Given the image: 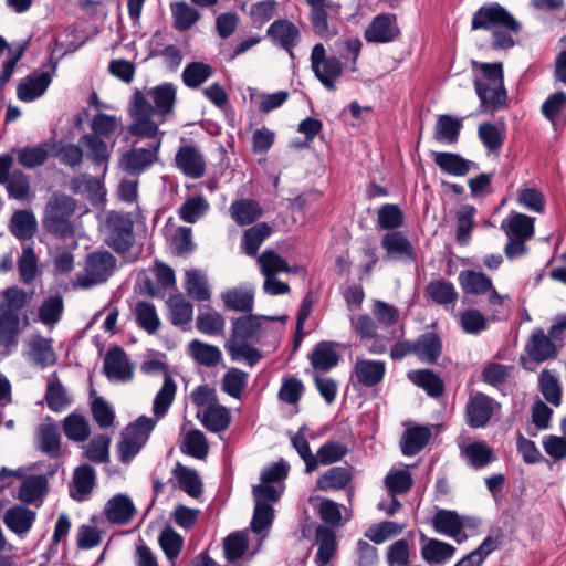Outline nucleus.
I'll list each match as a JSON object with an SVG mask.
<instances>
[{
	"label": "nucleus",
	"mask_w": 566,
	"mask_h": 566,
	"mask_svg": "<svg viewBox=\"0 0 566 566\" xmlns=\"http://www.w3.org/2000/svg\"><path fill=\"white\" fill-rule=\"evenodd\" d=\"M176 101L177 88L172 83L136 88L129 101L133 123L128 126V133L137 137L155 138L159 134V125L174 113Z\"/></svg>",
	"instance_id": "obj_1"
},
{
	"label": "nucleus",
	"mask_w": 566,
	"mask_h": 566,
	"mask_svg": "<svg viewBox=\"0 0 566 566\" xmlns=\"http://www.w3.org/2000/svg\"><path fill=\"white\" fill-rule=\"evenodd\" d=\"M478 65L476 62H473ZM483 78L474 80V88L482 112L497 111L505 106L507 93L504 87L503 64L501 62L480 63Z\"/></svg>",
	"instance_id": "obj_2"
},
{
	"label": "nucleus",
	"mask_w": 566,
	"mask_h": 566,
	"mask_svg": "<svg viewBox=\"0 0 566 566\" xmlns=\"http://www.w3.org/2000/svg\"><path fill=\"white\" fill-rule=\"evenodd\" d=\"M76 209V200L66 195H54L46 203L43 226L48 232L60 239H66L74 233L71 217Z\"/></svg>",
	"instance_id": "obj_3"
},
{
	"label": "nucleus",
	"mask_w": 566,
	"mask_h": 566,
	"mask_svg": "<svg viewBox=\"0 0 566 566\" xmlns=\"http://www.w3.org/2000/svg\"><path fill=\"white\" fill-rule=\"evenodd\" d=\"M105 242L116 253L128 252L135 243L134 221L128 212L109 211L106 218Z\"/></svg>",
	"instance_id": "obj_4"
},
{
	"label": "nucleus",
	"mask_w": 566,
	"mask_h": 566,
	"mask_svg": "<svg viewBox=\"0 0 566 566\" xmlns=\"http://www.w3.org/2000/svg\"><path fill=\"white\" fill-rule=\"evenodd\" d=\"M472 30L501 28L514 33L521 30V23L500 3L492 2L480 7L472 17Z\"/></svg>",
	"instance_id": "obj_5"
},
{
	"label": "nucleus",
	"mask_w": 566,
	"mask_h": 566,
	"mask_svg": "<svg viewBox=\"0 0 566 566\" xmlns=\"http://www.w3.org/2000/svg\"><path fill=\"white\" fill-rule=\"evenodd\" d=\"M116 265L115 256L108 251L90 253L85 261V274L78 276L80 286L92 287L105 282Z\"/></svg>",
	"instance_id": "obj_6"
},
{
	"label": "nucleus",
	"mask_w": 566,
	"mask_h": 566,
	"mask_svg": "<svg viewBox=\"0 0 566 566\" xmlns=\"http://www.w3.org/2000/svg\"><path fill=\"white\" fill-rule=\"evenodd\" d=\"M262 317L250 313L231 318L232 328L224 345L259 344L262 336Z\"/></svg>",
	"instance_id": "obj_7"
},
{
	"label": "nucleus",
	"mask_w": 566,
	"mask_h": 566,
	"mask_svg": "<svg viewBox=\"0 0 566 566\" xmlns=\"http://www.w3.org/2000/svg\"><path fill=\"white\" fill-rule=\"evenodd\" d=\"M161 139L149 144L148 148H136L125 151L120 158L123 169L132 176L140 175L158 159Z\"/></svg>",
	"instance_id": "obj_8"
},
{
	"label": "nucleus",
	"mask_w": 566,
	"mask_h": 566,
	"mask_svg": "<svg viewBox=\"0 0 566 566\" xmlns=\"http://www.w3.org/2000/svg\"><path fill=\"white\" fill-rule=\"evenodd\" d=\"M266 36L271 42L284 51L291 59H294V48L301 42L300 29L287 19L274 20L266 30Z\"/></svg>",
	"instance_id": "obj_9"
},
{
	"label": "nucleus",
	"mask_w": 566,
	"mask_h": 566,
	"mask_svg": "<svg viewBox=\"0 0 566 566\" xmlns=\"http://www.w3.org/2000/svg\"><path fill=\"white\" fill-rule=\"evenodd\" d=\"M176 167L188 178L200 179L206 174V160L193 145L179 147L175 156Z\"/></svg>",
	"instance_id": "obj_10"
},
{
	"label": "nucleus",
	"mask_w": 566,
	"mask_h": 566,
	"mask_svg": "<svg viewBox=\"0 0 566 566\" xmlns=\"http://www.w3.org/2000/svg\"><path fill=\"white\" fill-rule=\"evenodd\" d=\"M495 400L483 392L471 395L467 403V423L471 428H483L491 420Z\"/></svg>",
	"instance_id": "obj_11"
},
{
	"label": "nucleus",
	"mask_w": 566,
	"mask_h": 566,
	"mask_svg": "<svg viewBox=\"0 0 566 566\" xmlns=\"http://www.w3.org/2000/svg\"><path fill=\"white\" fill-rule=\"evenodd\" d=\"M396 15L381 13L376 15L365 30L364 38L369 43H388L399 35Z\"/></svg>",
	"instance_id": "obj_12"
},
{
	"label": "nucleus",
	"mask_w": 566,
	"mask_h": 566,
	"mask_svg": "<svg viewBox=\"0 0 566 566\" xmlns=\"http://www.w3.org/2000/svg\"><path fill=\"white\" fill-rule=\"evenodd\" d=\"M431 524L438 534L454 538L459 544L468 537L465 534L461 535L464 522L457 511L438 509L431 518Z\"/></svg>",
	"instance_id": "obj_13"
},
{
	"label": "nucleus",
	"mask_w": 566,
	"mask_h": 566,
	"mask_svg": "<svg viewBox=\"0 0 566 566\" xmlns=\"http://www.w3.org/2000/svg\"><path fill=\"white\" fill-rule=\"evenodd\" d=\"M385 374V361L357 358L352 371V380L364 387H374L382 381Z\"/></svg>",
	"instance_id": "obj_14"
},
{
	"label": "nucleus",
	"mask_w": 566,
	"mask_h": 566,
	"mask_svg": "<svg viewBox=\"0 0 566 566\" xmlns=\"http://www.w3.org/2000/svg\"><path fill=\"white\" fill-rule=\"evenodd\" d=\"M136 513L137 510L132 499L123 493L112 496L104 506V514L112 524H127Z\"/></svg>",
	"instance_id": "obj_15"
},
{
	"label": "nucleus",
	"mask_w": 566,
	"mask_h": 566,
	"mask_svg": "<svg viewBox=\"0 0 566 566\" xmlns=\"http://www.w3.org/2000/svg\"><path fill=\"white\" fill-rule=\"evenodd\" d=\"M381 247L389 258L415 262L417 253L412 243L401 231H389L381 239Z\"/></svg>",
	"instance_id": "obj_16"
},
{
	"label": "nucleus",
	"mask_w": 566,
	"mask_h": 566,
	"mask_svg": "<svg viewBox=\"0 0 566 566\" xmlns=\"http://www.w3.org/2000/svg\"><path fill=\"white\" fill-rule=\"evenodd\" d=\"M104 373L109 379L126 381L133 378V367L122 347L113 346L108 349L104 358Z\"/></svg>",
	"instance_id": "obj_17"
},
{
	"label": "nucleus",
	"mask_w": 566,
	"mask_h": 566,
	"mask_svg": "<svg viewBox=\"0 0 566 566\" xmlns=\"http://www.w3.org/2000/svg\"><path fill=\"white\" fill-rule=\"evenodd\" d=\"M553 339L549 334L546 335L542 328H537L526 343L525 350L537 364L555 358L557 350Z\"/></svg>",
	"instance_id": "obj_18"
},
{
	"label": "nucleus",
	"mask_w": 566,
	"mask_h": 566,
	"mask_svg": "<svg viewBox=\"0 0 566 566\" xmlns=\"http://www.w3.org/2000/svg\"><path fill=\"white\" fill-rule=\"evenodd\" d=\"M96 484V471L90 464H81L73 472L70 496L82 502L88 497Z\"/></svg>",
	"instance_id": "obj_19"
},
{
	"label": "nucleus",
	"mask_w": 566,
	"mask_h": 566,
	"mask_svg": "<svg viewBox=\"0 0 566 566\" xmlns=\"http://www.w3.org/2000/svg\"><path fill=\"white\" fill-rule=\"evenodd\" d=\"M315 536L318 544L315 564L316 566H326L337 552L336 532L327 525H318L315 530Z\"/></svg>",
	"instance_id": "obj_20"
},
{
	"label": "nucleus",
	"mask_w": 566,
	"mask_h": 566,
	"mask_svg": "<svg viewBox=\"0 0 566 566\" xmlns=\"http://www.w3.org/2000/svg\"><path fill=\"white\" fill-rule=\"evenodd\" d=\"M51 82L52 74L50 72L33 73L18 85V98L22 102H32L45 93Z\"/></svg>",
	"instance_id": "obj_21"
},
{
	"label": "nucleus",
	"mask_w": 566,
	"mask_h": 566,
	"mask_svg": "<svg viewBox=\"0 0 566 566\" xmlns=\"http://www.w3.org/2000/svg\"><path fill=\"white\" fill-rule=\"evenodd\" d=\"M541 111L555 130L564 128L566 126V93L557 91L549 95L542 104Z\"/></svg>",
	"instance_id": "obj_22"
},
{
	"label": "nucleus",
	"mask_w": 566,
	"mask_h": 566,
	"mask_svg": "<svg viewBox=\"0 0 566 566\" xmlns=\"http://www.w3.org/2000/svg\"><path fill=\"white\" fill-rule=\"evenodd\" d=\"M20 332V317L12 311L0 312V347L4 348V354L9 355L18 346V335Z\"/></svg>",
	"instance_id": "obj_23"
},
{
	"label": "nucleus",
	"mask_w": 566,
	"mask_h": 566,
	"mask_svg": "<svg viewBox=\"0 0 566 566\" xmlns=\"http://www.w3.org/2000/svg\"><path fill=\"white\" fill-rule=\"evenodd\" d=\"M431 429L427 426H415L407 429L400 440V449L403 455L418 454L430 441Z\"/></svg>",
	"instance_id": "obj_24"
},
{
	"label": "nucleus",
	"mask_w": 566,
	"mask_h": 566,
	"mask_svg": "<svg viewBox=\"0 0 566 566\" xmlns=\"http://www.w3.org/2000/svg\"><path fill=\"white\" fill-rule=\"evenodd\" d=\"M534 221L533 217L512 211L507 218L502 220L501 229L507 237L528 240L534 235Z\"/></svg>",
	"instance_id": "obj_25"
},
{
	"label": "nucleus",
	"mask_w": 566,
	"mask_h": 566,
	"mask_svg": "<svg viewBox=\"0 0 566 566\" xmlns=\"http://www.w3.org/2000/svg\"><path fill=\"white\" fill-rule=\"evenodd\" d=\"M35 517L36 514L34 511L17 504L6 511L3 515V523L10 531L21 535L31 530Z\"/></svg>",
	"instance_id": "obj_26"
},
{
	"label": "nucleus",
	"mask_w": 566,
	"mask_h": 566,
	"mask_svg": "<svg viewBox=\"0 0 566 566\" xmlns=\"http://www.w3.org/2000/svg\"><path fill=\"white\" fill-rule=\"evenodd\" d=\"M417 357L427 364H436L442 354V340L434 332H426L415 340Z\"/></svg>",
	"instance_id": "obj_27"
},
{
	"label": "nucleus",
	"mask_w": 566,
	"mask_h": 566,
	"mask_svg": "<svg viewBox=\"0 0 566 566\" xmlns=\"http://www.w3.org/2000/svg\"><path fill=\"white\" fill-rule=\"evenodd\" d=\"M336 343L322 340L317 343L308 355V359L314 369L328 371L337 366L340 356L335 350Z\"/></svg>",
	"instance_id": "obj_28"
},
{
	"label": "nucleus",
	"mask_w": 566,
	"mask_h": 566,
	"mask_svg": "<svg viewBox=\"0 0 566 566\" xmlns=\"http://www.w3.org/2000/svg\"><path fill=\"white\" fill-rule=\"evenodd\" d=\"M228 310L250 314L254 307V291L251 287H233L222 293Z\"/></svg>",
	"instance_id": "obj_29"
},
{
	"label": "nucleus",
	"mask_w": 566,
	"mask_h": 566,
	"mask_svg": "<svg viewBox=\"0 0 566 566\" xmlns=\"http://www.w3.org/2000/svg\"><path fill=\"white\" fill-rule=\"evenodd\" d=\"M408 378L432 398H439L444 392L443 380L431 369L410 370Z\"/></svg>",
	"instance_id": "obj_30"
},
{
	"label": "nucleus",
	"mask_w": 566,
	"mask_h": 566,
	"mask_svg": "<svg viewBox=\"0 0 566 566\" xmlns=\"http://www.w3.org/2000/svg\"><path fill=\"white\" fill-rule=\"evenodd\" d=\"M434 163L443 172L457 177L465 176L474 165L461 155L449 151L436 153Z\"/></svg>",
	"instance_id": "obj_31"
},
{
	"label": "nucleus",
	"mask_w": 566,
	"mask_h": 566,
	"mask_svg": "<svg viewBox=\"0 0 566 566\" xmlns=\"http://www.w3.org/2000/svg\"><path fill=\"white\" fill-rule=\"evenodd\" d=\"M55 146L50 140L35 146H25L18 150V163L28 169L36 168L45 164L49 158V151Z\"/></svg>",
	"instance_id": "obj_32"
},
{
	"label": "nucleus",
	"mask_w": 566,
	"mask_h": 566,
	"mask_svg": "<svg viewBox=\"0 0 566 566\" xmlns=\"http://www.w3.org/2000/svg\"><path fill=\"white\" fill-rule=\"evenodd\" d=\"M455 547L447 542L432 538L421 546L422 559L429 565L443 564L455 554Z\"/></svg>",
	"instance_id": "obj_33"
},
{
	"label": "nucleus",
	"mask_w": 566,
	"mask_h": 566,
	"mask_svg": "<svg viewBox=\"0 0 566 566\" xmlns=\"http://www.w3.org/2000/svg\"><path fill=\"white\" fill-rule=\"evenodd\" d=\"M352 479L350 468L332 467L317 479L316 489L322 491L343 490Z\"/></svg>",
	"instance_id": "obj_34"
},
{
	"label": "nucleus",
	"mask_w": 566,
	"mask_h": 566,
	"mask_svg": "<svg viewBox=\"0 0 566 566\" xmlns=\"http://www.w3.org/2000/svg\"><path fill=\"white\" fill-rule=\"evenodd\" d=\"M178 486L191 497H198L202 493V482L195 469H190L177 462L172 469Z\"/></svg>",
	"instance_id": "obj_35"
},
{
	"label": "nucleus",
	"mask_w": 566,
	"mask_h": 566,
	"mask_svg": "<svg viewBox=\"0 0 566 566\" xmlns=\"http://www.w3.org/2000/svg\"><path fill=\"white\" fill-rule=\"evenodd\" d=\"M458 280L465 294L482 295L492 287V280L486 274L474 270L461 271Z\"/></svg>",
	"instance_id": "obj_36"
},
{
	"label": "nucleus",
	"mask_w": 566,
	"mask_h": 566,
	"mask_svg": "<svg viewBox=\"0 0 566 566\" xmlns=\"http://www.w3.org/2000/svg\"><path fill=\"white\" fill-rule=\"evenodd\" d=\"M231 422L230 411L222 405L209 406L202 415L201 423L210 432L218 433L227 430Z\"/></svg>",
	"instance_id": "obj_37"
},
{
	"label": "nucleus",
	"mask_w": 566,
	"mask_h": 566,
	"mask_svg": "<svg viewBox=\"0 0 566 566\" xmlns=\"http://www.w3.org/2000/svg\"><path fill=\"white\" fill-rule=\"evenodd\" d=\"M29 345L32 360L40 367L45 368L56 363V355L51 339L35 335L31 338Z\"/></svg>",
	"instance_id": "obj_38"
},
{
	"label": "nucleus",
	"mask_w": 566,
	"mask_h": 566,
	"mask_svg": "<svg viewBox=\"0 0 566 566\" xmlns=\"http://www.w3.org/2000/svg\"><path fill=\"white\" fill-rule=\"evenodd\" d=\"M11 233L19 240H30L36 231V220L29 210H18L10 222Z\"/></svg>",
	"instance_id": "obj_39"
},
{
	"label": "nucleus",
	"mask_w": 566,
	"mask_h": 566,
	"mask_svg": "<svg viewBox=\"0 0 566 566\" xmlns=\"http://www.w3.org/2000/svg\"><path fill=\"white\" fill-rule=\"evenodd\" d=\"M189 352L192 358L206 367H214L222 359V353L219 347L206 344L199 339L189 343Z\"/></svg>",
	"instance_id": "obj_40"
},
{
	"label": "nucleus",
	"mask_w": 566,
	"mask_h": 566,
	"mask_svg": "<svg viewBox=\"0 0 566 566\" xmlns=\"http://www.w3.org/2000/svg\"><path fill=\"white\" fill-rule=\"evenodd\" d=\"M427 296L438 305L453 304L458 292L453 283L446 280H432L426 286Z\"/></svg>",
	"instance_id": "obj_41"
},
{
	"label": "nucleus",
	"mask_w": 566,
	"mask_h": 566,
	"mask_svg": "<svg viewBox=\"0 0 566 566\" xmlns=\"http://www.w3.org/2000/svg\"><path fill=\"white\" fill-rule=\"evenodd\" d=\"M461 128L460 119L448 114L440 115L434 127V138L440 143L454 144L459 140Z\"/></svg>",
	"instance_id": "obj_42"
},
{
	"label": "nucleus",
	"mask_w": 566,
	"mask_h": 566,
	"mask_svg": "<svg viewBox=\"0 0 566 566\" xmlns=\"http://www.w3.org/2000/svg\"><path fill=\"white\" fill-rule=\"evenodd\" d=\"M176 390V381L169 374H166L163 386L154 399L153 412L156 418L160 419L166 416L174 401Z\"/></svg>",
	"instance_id": "obj_43"
},
{
	"label": "nucleus",
	"mask_w": 566,
	"mask_h": 566,
	"mask_svg": "<svg viewBox=\"0 0 566 566\" xmlns=\"http://www.w3.org/2000/svg\"><path fill=\"white\" fill-rule=\"evenodd\" d=\"M476 209L472 205H462L455 212L457 217V242L467 245L471 239V231L474 226Z\"/></svg>",
	"instance_id": "obj_44"
},
{
	"label": "nucleus",
	"mask_w": 566,
	"mask_h": 566,
	"mask_svg": "<svg viewBox=\"0 0 566 566\" xmlns=\"http://www.w3.org/2000/svg\"><path fill=\"white\" fill-rule=\"evenodd\" d=\"M230 210L232 218L240 226L251 224L262 216V209L254 200L242 199L234 201Z\"/></svg>",
	"instance_id": "obj_45"
},
{
	"label": "nucleus",
	"mask_w": 566,
	"mask_h": 566,
	"mask_svg": "<svg viewBox=\"0 0 566 566\" xmlns=\"http://www.w3.org/2000/svg\"><path fill=\"white\" fill-rule=\"evenodd\" d=\"M158 543L166 558L174 564L182 549L184 537L170 525H166L158 536Z\"/></svg>",
	"instance_id": "obj_46"
},
{
	"label": "nucleus",
	"mask_w": 566,
	"mask_h": 566,
	"mask_svg": "<svg viewBox=\"0 0 566 566\" xmlns=\"http://www.w3.org/2000/svg\"><path fill=\"white\" fill-rule=\"evenodd\" d=\"M80 144L86 147L87 157L94 165H107L111 154L103 138L96 135L85 134L80 138Z\"/></svg>",
	"instance_id": "obj_47"
},
{
	"label": "nucleus",
	"mask_w": 566,
	"mask_h": 566,
	"mask_svg": "<svg viewBox=\"0 0 566 566\" xmlns=\"http://www.w3.org/2000/svg\"><path fill=\"white\" fill-rule=\"evenodd\" d=\"M271 227L266 222H260L247 229L242 238V248L249 256H254L263 241L270 237Z\"/></svg>",
	"instance_id": "obj_48"
},
{
	"label": "nucleus",
	"mask_w": 566,
	"mask_h": 566,
	"mask_svg": "<svg viewBox=\"0 0 566 566\" xmlns=\"http://www.w3.org/2000/svg\"><path fill=\"white\" fill-rule=\"evenodd\" d=\"M167 305L170 311V322L175 326L187 325L191 322L193 307L192 304L185 300L182 294L171 295Z\"/></svg>",
	"instance_id": "obj_49"
},
{
	"label": "nucleus",
	"mask_w": 566,
	"mask_h": 566,
	"mask_svg": "<svg viewBox=\"0 0 566 566\" xmlns=\"http://www.w3.org/2000/svg\"><path fill=\"white\" fill-rule=\"evenodd\" d=\"M39 449L50 458L61 455V436L55 424H42L40 427Z\"/></svg>",
	"instance_id": "obj_50"
},
{
	"label": "nucleus",
	"mask_w": 566,
	"mask_h": 566,
	"mask_svg": "<svg viewBox=\"0 0 566 566\" xmlns=\"http://www.w3.org/2000/svg\"><path fill=\"white\" fill-rule=\"evenodd\" d=\"M155 426L156 421L154 419L147 416H139L124 429L122 436H126L143 448L148 441Z\"/></svg>",
	"instance_id": "obj_51"
},
{
	"label": "nucleus",
	"mask_w": 566,
	"mask_h": 566,
	"mask_svg": "<svg viewBox=\"0 0 566 566\" xmlns=\"http://www.w3.org/2000/svg\"><path fill=\"white\" fill-rule=\"evenodd\" d=\"M539 391L545 400L555 407L562 403V386L556 375L548 370L543 369L539 374Z\"/></svg>",
	"instance_id": "obj_52"
},
{
	"label": "nucleus",
	"mask_w": 566,
	"mask_h": 566,
	"mask_svg": "<svg viewBox=\"0 0 566 566\" xmlns=\"http://www.w3.org/2000/svg\"><path fill=\"white\" fill-rule=\"evenodd\" d=\"M462 453L474 469H482L494 460L492 449L483 441L469 443Z\"/></svg>",
	"instance_id": "obj_53"
},
{
	"label": "nucleus",
	"mask_w": 566,
	"mask_h": 566,
	"mask_svg": "<svg viewBox=\"0 0 566 566\" xmlns=\"http://www.w3.org/2000/svg\"><path fill=\"white\" fill-rule=\"evenodd\" d=\"M249 374L232 367L222 377L221 389L232 398L239 399L248 384Z\"/></svg>",
	"instance_id": "obj_54"
},
{
	"label": "nucleus",
	"mask_w": 566,
	"mask_h": 566,
	"mask_svg": "<svg viewBox=\"0 0 566 566\" xmlns=\"http://www.w3.org/2000/svg\"><path fill=\"white\" fill-rule=\"evenodd\" d=\"M64 434L72 441L83 442L91 433V428L82 415L72 412L63 421Z\"/></svg>",
	"instance_id": "obj_55"
},
{
	"label": "nucleus",
	"mask_w": 566,
	"mask_h": 566,
	"mask_svg": "<svg viewBox=\"0 0 566 566\" xmlns=\"http://www.w3.org/2000/svg\"><path fill=\"white\" fill-rule=\"evenodd\" d=\"M48 491L45 475H32L24 480L19 489V499L28 504L35 502Z\"/></svg>",
	"instance_id": "obj_56"
},
{
	"label": "nucleus",
	"mask_w": 566,
	"mask_h": 566,
	"mask_svg": "<svg viewBox=\"0 0 566 566\" xmlns=\"http://www.w3.org/2000/svg\"><path fill=\"white\" fill-rule=\"evenodd\" d=\"M174 27L178 31L189 30L199 19L200 12L185 1L171 6Z\"/></svg>",
	"instance_id": "obj_57"
},
{
	"label": "nucleus",
	"mask_w": 566,
	"mask_h": 566,
	"mask_svg": "<svg viewBox=\"0 0 566 566\" xmlns=\"http://www.w3.org/2000/svg\"><path fill=\"white\" fill-rule=\"evenodd\" d=\"M138 326L148 334L156 333L160 327V319L155 306L146 301H138L135 307Z\"/></svg>",
	"instance_id": "obj_58"
},
{
	"label": "nucleus",
	"mask_w": 566,
	"mask_h": 566,
	"mask_svg": "<svg viewBox=\"0 0 566 566\" xmlns=\"http://www.w3.org/2000/svg\"><path fill=\"white\" fill-rule=\"evenodd\" d=\"M169 245L174 255H190L196 250L191 228L184 226L178 227L169 240Z\"/></svg>",
	"instance_id": "obj_59"
},
{
	"label": "nucleus",
	"mask_w": 566,
	"mask_h": 566,
	"mask_svg": "<svg viewBox=\"0 0 566 566\" xmlns=\"http://www.w3.org/2000/svg\"><path fill=\"white\" fill-rule=\"evenodd\" d=\"M342 72L340 61L335 56H329L317 67V73L314 74L326 90L334 91L336 88L335 83L340 77Z\"/></svg>",
	"instance_id": "obj_60"
},
{
	"label": "nucleus",
	"mask_w": 566,
	"mask_h": 566,
	"mask_svg": "<svg viewBox=\"0 0 566 566\" xmlns=\"http://www.w3.org/2000/svg\"><path fill=\"white\" fill-rule=\"evenodd\" d=\"M181 451L192 458L205 459L208 455L209 446L203 432L198 429L188 431Z\"/></svg>",
	"instance_id": "obj_61"
},
{
	"label": "nucleus",
	"mask_w": 566,
	"mask_h": 566,
	"mask_svg": "<svg viewBox=\"0 0 566 566\" xmlns=\"http://www.w3.org/2000/svg\"><path fill=\"white\" fill-rule=\"evenodd\" d=\"M53 376L54 379H50L46 386L45 401L49 409H51L54 412H59L69 406L70 400L66 396V391L63 385L56 377L55 373L53 374Z\"/></svg>",
	"instance_id": "obj_62"
},
{
	"label": "nucleus",
	"mask_w": 566,
	"mask_h": 566,
	"mask_svg": "<svg viewBox=\"0 0 566 566\" xmlns=\"http://www.w3.org/2000/svg\"><path fill=\"white\" fill-rule=\"evenodd\" d=\"M212 75V67L203 62H191L182 71L184 84L190 88H198Z\"/></svg>",
	"instance_id": "obj_63"
},
{
	"label": "nucleus",
	"mask_w": 566,
	"mask_h": 566,
	"mask_svg": "<svg viewBox=\"0 0 566 566\" xmlns=\"http://www.w3.org/2000/svg\"><path fill=\"white\" fill-rule=\"evenodd\" d=\"M261 272L264 276H273L276 273H290L291 268L285 259L273 250H264L258 259Z\"/></svg>",
	"instance_id": "obj_64"
}]
</instances>
